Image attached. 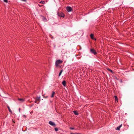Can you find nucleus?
Wrapping results in <instances>:
<instances>
[{
    "label": "nucleus",
    "instance_id": "1",
    "mask_svg": "<svg viewBox=\"0 0 134 134\" xmlns=\"http://www.w3.org/2000/svg\"><path fill=\"white\" fill-rule=\"evenodd\" d=\"M63 62V61L60 59L57 60L55 63V65L56 67H57L59 64H61Z\"/></svg>",
    "mask_w": 134,
    "mask_h": 134
},
{
    "label": "nucleus",
    "instance_id": "31",
    "mask_svg": "<svg viewBox=\"0 0 134 134\" xmlns=\"http://www.w3.org/2000/svg\"><path fill=\"white\" fill-rule=\"evenodd\" d=\"M121 81H122V80H121Z\"/></svg>",
    "mask_w": 134,
    "mask_h": 134
},
{
    "label": "nucleus",
    "instance_id": "24",
    "mask_svg": "<svg viewBox=\"0 0 134 134\" xmlns=\"http://www.w3.org/2000/svg\"><path fill=\"white\" fill-rule=\"evenodd\" d=\"M21 1H24V2H26V0H21Z\"/></svg>",
    "mask_w": 134,
    "mask_h": 134
},
{
    "label": "nucleus",
    "instance_id": "13",
    "mask_svg": "<svg viewBox=\"0 0 134 134\" xmlns=\"http://www.w3.org/2000/svg\"><path fill=\"white\" fill-rule=\"evenodd\" d=\"M40 96L39 97H37L36 98V100L38 101H40Z\"/></svg>",
    "mask_w": 134,
    "mask_h": 134
},
{
    "label": "nucleus",
    "instance_id": "12",
    "mask_svg": "<svg viewBox=\"0 0 134 134\" xmlns=\"http://www.w3.org/2000/svg\"><path fill=\"white\" fill-rule=\"evenodd\" d=\"M55 94V92L53 91L52 94L51 95V97L52 98L54 96V94Z\"/></svg>",
    "mask_w": 134,
    "mask_h": 134
},
{
    "label": "nucleus",
    "instance_id": "6",
    "mask_svg": "<svg viewBox=\"0 0 134 134\" xmlns=\"http://www.w3.org/2000/svg\"><path fill=\"white\" fill-rule=\"evenodd\" d=\"M90 36L92 40H94L95 41L96 40V39L94 37V35L93 34H91L90 35Z\"/></svg>",
    "mask_w": 134,
    "mask_h": 134
},
{
    "label": "nucleus",
    "instance_id": "14",
    "mask_svg": "<svg viewBox=\"0 0 134 134\" xmlns=\"http://www.w3.org/2000/svg\"><path fill=\"white\" fill-rule=\"evenodd\" d=\"M7 108L9 110V111L11 113H12V111L10 109V107L9 106H8Z\"/></svg>",
    "mask_w": 134,
    "mask_h": 134
},
{
    "label": "nucleus",
    "instance_id": "7",
    "mask_svg": "<svg viewBox=\"0 0 134 134\" xmlns=\"http://www.w3.org/2000/svg\"><path fill=\"white\" fill-rule=\"evenodd\" d=\"M62 84L65 87L66 85V81L65 80H64L62 82Z\"/></svg>",
    "mask_w": 134,
    "mask_h": 134
},
{
    "label": "nucleus",
    "instance_id": "23",
    "mask_svg": "<svg viewBox=\"0 0 134 134\" xmlns=\"http://www.w3.org/2000/svg\"><path fill=\"white\" fill-rule=\"evenodd\" d=\"M38 5L39 7H42V6H43V5H40V4H38Z\"/></svg>",
    "mask_w": 134,
    "mask_h": 134
},
{
    "label": "nucleus",
    "instance_id": "15",
    "mask_svg": "<svg viewBox=\"0 0 134 134\" xmlns=\"http://www.w3.org/2000/svg\"><path fill=\"white\" fill-rule=\"evenodd\" d=\"M63 71V70H62L60 72H59V76L62 73V72Z\"/></svg>",
    "mask_w": 134,
    "mask_h": 134
},
{
    "label": "nucleus",
    "instance_id": "18",
    "mask_svg": "<svg viewBox=\"0 0 134 134\" xmlns=\"http://www.w3.org/2000/svg\"><path fill=\"white\" fill-rule=\"evenodd\" d=\"M54 130H55L56 131H58V129L57 128H56V127H55L54 128Z\"/></svg>",
    "mask_w": 134,
    "mask_h": 134
},
{
    "label": "nucleus",
    "instance_id": "10",
    "mask_svg": "<svg viewBox=\"0 0 134 134\" xmlns=\"http://www.w3.org/2000/svg\"><path fill=\"white\" fill-rule=\"evenodd\" d=\"M122 124H121L120 125H119L118 127H117L116 129V130H120V128L121 127Z\"/></svg>",
    "mask_w": 134,
    "mask_h": 134
},
{
    "label": "nucleus",
    "instance_id": "16",
    "mask_svg": "<svg viewBox=\"0 0 134 134\" xmlns=\"http://www.w3.org/2000/svg\"><path fill=\"white\" fill-rule=\"evenodd\" d=\"M107 70L109 71H110L111 73H113V71L111 70V69H109V68H108L107 69Z\"/></svg>",
    "mask_w": 134,
    "mask_h": 134
},
{
    "label": "nucleus",
    "instance_id": "28",
    "mask_svg": "<svg viewBox=\"0 0 134 134\" xmlns=\"http://www.w3.org/2000/svg\"><path fill=\"white\" fill-rule=\"evenodd\" d=\"M116 79H117V77H116Z\"/></svg>",
    "mask_w": 134,
    "mask_h": 134
},
{
    "label": "nucleus",
    "instance_id": "29",
    "mask_svg": "<svg viewBox=\"0 0 134 134\" xmlns=\"http://www.w3.org/2000/svg\"><path fill=\"white\" fill-rule=\"evenodd\" d=\"M37 104H39V103H37Z\"/></svg>",
    "mask_w": 134,
    "mask_h": 134
},
{
    "label": "nucleus",
    "instance_id": "3",
    "mask_svg": "<svg viewBox=\"0 0 134 134\" xmlns=\"http://www.w3.org/2000/svg\"><path fill=\"white\" fill-rule=\"evenodd\" d=\"M90 52L91 53L93 54L94 55H96L97 54V53L96 52V51L93 49H90Z\"/></svg>",
    "mask_w": 134,
    "mask_h": 134
},
{
    "label": "nucleus",
    "instance_id": "20",
    "mask_svg": "<svg viewBox=\"0 0 134 134\" xmlns=\"http://www.w3.org/2000/svg\"><path fill=\"white\" fill-rule=\"evenodd\" d=\"M6 3H7L8 2V0H3Z\"/></svg>",
    "mask_w": 134,
    "mask_h": 134
},
{
    "label": "nucleus",
    "instance_id": "4",
    "mask_svg": "<svg viewBox=\"0 0 134 134\" xmlns=\"http://www.w3.org/2000/svg\"><path fill=\"white\" fill-rule=\"evenodd\" d=\"M66 9L68 12H70L72 11V8L70 6H67L66 7Z\"/></svg>",
    "mask_w": 134,
    "mask_h": 134
},
{
    "label": "nucleus",
    "instance_id": "11",
    "mask_svg": "<svg viewBox=\"0 0 134 134\" xmlns=\"http://www.w3.org/2000/svg\"><path fill=\"white\" fill-rule=\"evenodd\" d=\"M73 112L76 115H79V114L76 111H73Z\"/></svg>",
    "mask_w": 134,
    "mask_h": 134
},
{
    "label": "nucleus",
    "instance_id": "27",
    "mask_svg": "<svg viewBox=\"0 0 134 134\" xmlns=\"http://www.w3.org/2000/svg\"><path fill=\"white\" fill-rule=\"evenodd\" d=\"M19 111L20 112V108H19Z\"/></svg>",
    "mask_w": 134,
    "mask_h": 134
},
{
    "label": "nucleus",
    "instance_id": "26",
    "mask_svg": "<svg viewBox=\"0 0 134 134\" xmlns=\"http://www.w3.org/2000/svg\"><path fill=\"white\" fill-rule=\"evenodd\" d=\"M43 17L44 18V19H46V18L45 17H44V16H43Z\"/></svg>",
    "mask_w": 134,
    "mask_h": 134
},
{
    "label": "nucleus",
    "instance_id": "17",
    "mask_svg": "<svg viewBox=\"0 0 134 134\" xmlns=\"http://www.w3.org/2000/svg\"><path fill=\"white\" fill-rule=\"evenodd\" d=\"M40 3H42V4H44V3H45V2H44V1H41L40 2Z\"/></svg>",
    "mask_w": 134,
    "mask_h": 134
},
{
    "label": "nucleus",
    "instance_id": "9",
    "mask_svg": "<svg viewBox=\"0 0 134 134\" xmlns=\"http://www.w3.org/2000/svg\"><path fill=\"white\" fill-rule=\"evenodd\" d=\"M114 97L115 100L116 102H118V98L116 96H114Z\"/></svg>",
    "mask_w": 134,
    "mask_h": 134
},
{
    "label": "nucleus",
    "instance_id": "21",
    "mask_svg": "<svg viewBox=\"0 0 134 134\" xmlns=\"http://www.w3.org/2000/svg\"><path fill=\"white\" fill-rule=\"evenodd\" d=\"M70 134H80L79 133H71Z\"/></svg>",
    "mask_w": 134,
    "mask_h": 134
},
{
    "label": "nucleus",
    "instance_id": "19",
    "mask_svg": "<svg viewBox=\"0 0 134 134\" xmlns=\"http://www.w3.org/2000/svg\"><path fill=\"white\" fill-rule=\"evenodd\" d=\"M70 129L71 130H74L75 129L74 128V127H70Z\"/></svg>",
    "mask_w": 134,
    "mask_h": 134
},
{
    "label": "nucleus",
    "instance_id": "30",
    "mask_svg": "<svg viewBox=\"0 0 134 134\" xmlns=\"http://www.w3.org/2000/svg\"><path fill=\"white\" fill-rule=\"evenodd\" d=\"M32 113V112H31L30 113Z\"/></svg>",
    "mask_w": 134,
    "mask_h": 134
},
{
    "label": "nucleus",
    "instance_id": "22",
    "mask_svg": "<svg viewBox=\"0 0 134 134\" xmlns=\"http://www.w3.org/2000/svg\"><path fill=\"white\" fill-rule=\"evenodd\" d=\"M43 97L44 98H47L48 97V96H44Z\"/></svg>",
    "mask_w": 134,
    "mask_h": 134
},
{
    "label": "nucleus",
    "instance_id": "25",
    "mask_svg": "<svg viewBox=\"0 0 134 134\" xmlns=\"http://www.w3.org/2000/svg\"><path fill=\"white\" fill-rule=\"evenodd\" d=\"M37 100H35V103H37Z\"/></svg>",
    "mask_w": 134,
    "mask_h": 134
},
{
    "label": "nucleus",
    "instance_id": "2",
    "mask_svg": "<svg viewBox=\"0 0 134 134\" xmlns=\"http://www.w3.org/2000/svg\"><path fill=\"white\" fill-rule=\"evenodd\" d=\"M58 15L60 17L64 18L65 16L64 14L62 12H58L57 13Z\"/></svg>",
    "mask_w": 134,
    "mask_h": 134
},
{
    "label": "nucleus",
    "instance_id": "8",
    "mask_svg": "<svg viewBox=\"0 0 134 134\" xmlns=\"http://www.w3.org/2000/svg\"><path fill=\"white\" fill-rule=\"evenodd\" d=\"M18 100L21 102H23L25 101L24 99L23 98H19L18 99Z\"/></svg>",
    "mask_w": 134,
    "mask_h": 134
},
{
    "label": "nucleus",
    "instance_id": "32",
    "mask_svg": "<svg viewBox=\"0 0 134 134\" xmlns=\"http://www.w3.org/2000/svg\"><path fill=\"white\" fill-rule=\"evenodd\" d=\"M121 81H122V80H121Z\"/></svg>",
    "mask_w": 134,
    "mask_h": 134
},
{
    "label": "nucleus",
    "instance_id": "5",
    "mask_svg": "<svg viewBox=\"0 0 134 134\" xmlns=\"http://www.w3.org/2000/svg\"><path fill=\"white\" fill-rule=\"evenodd\" d=\"M49 123L52 126H56V125L53 122L50 121L49 122Z\"/></svg>",
    "mask_w": 134,
    "mask_h": 134
}]
</instances>
